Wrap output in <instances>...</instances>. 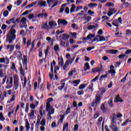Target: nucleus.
Here are the masks:
<instances>
[{"instance_id": "nucleus-1", "label": "nucleus", "mask_w": 131, "mask_h": 131, "mask_svg": "<svg viewBox=\"0 0 131 131\" xmlns=\"http://www.w3.org/2000/svg\"><path fill=\"white\" fill-rule=\"evenodd\" d=\"M75 58L76 57L75 56H74L73 58H69V59L67 60L64 66L62 67V70H63L64 71H67V67L69 66H71V64H73Z\"/></svg>"}, {"instance_id": "nucleus-2", "label": "nucleus", "mask_w": 131, "mask_h": 131, "mask_svg": "<svg viewBox=\"0 0 131 131\" xmlns=\"http://www.w3.org/2000/svg\"><path fill=\"white\" fill-rule=\"evenodd\" d=\"M102 98L101 97V94L97 93L96 96H95V101H93L91 103V106L94 107L95 105H98L102 100Z\"/></svg>"}, {"instance_id": "nucleus-3", "label": "nucleus", "mask_w": 131, "mask_h": 131, "mask_svg": "<svg viewBox=\"0 0 131 131\" xmlns=\"http://www.w3.org/2000/svg\"><path fill=\"white\" fill-rule=\"evenodd\" d=\"M14 77V90H17L18 86H19V79L18 78V77H17V75L16 74L14 75L13 76Z\"/></svg>"}, {"instance_id": "nucleus-4", "label": "nucleus", "mask_w": 131, "mask_h": 131, "mask_svg": "<svg viewBox=\"0 0 131 131\" xmlns=\"http://www.w3.org/2000/svg\"><path fill=\"white\" fill-rule=\"evenodd\" d=\"M102 70V66L100 64L98 67L93 69L91 73L94 74L95 72H101Z\"/></svg>"}, {"instance_id": "nucleus-5", "label": "nucleus", "mask_w": 131, "mask_h": 131, "mask_svg": "<svg viewBox=\"0 0 131 131\" xmlns=\"http://www.w3.org/2000/svg\"><path fill=\"white\" fill-rule=\"evenodd\" d=\"M7 38H8V42L9 44L13 43V40L15 39L16 38V35H14L12 36H10L9 34H8L7 36Z\"/></svg>"}, {"instance_id": "nucleus-6", "label": "nucleus", "mask_w": 131, "mask_h": 131, "mask_svg": "<svg viewBox=\"0 0 131 131\" xmlns=\"http://www.w3.org/2000/svg\"><path fill=\"white\" fill-rule=\"evenodd\" d=\"M54 99L52 98H49L48 99V102L47 103L46 105V111H48L49 110L51 109L52 107H51L50 102H53Z\"/></svg>"}, {"instance_id": "nucleus-7", "label": "nucleus", "mask_w": 131, "mask_h": 131, "mask_svg": "<svg viewBox=\"0 0 131 131\" xmlns=\"http://www.w3.org/2000/svg\"><path fill=\"white\" fill-rule=\"evenodd\" d=\"M14 56H15L14 57V58H16V57H17L18 59L21 60V58H22V53L21 51H18V52H15L14 54Z\"/></svg>"}, {"instance_id": "nucleus-8", "label": "nucleus", "mask_w": 131, "mask_h": 131, "mask_svg": "<svg viewBox=\"0 0 131 131\" xmlns=\"http://www.w3.org/2000/svg\"><path fill=\"white\" fill-rule=\"evenodd\" d=\"M14 45H11L10 44H9V45L6 46V50H9L10 52L12 53L14 51Z\"/></svg>"}, {"instance_id": "nucleus-9", "label": "nucleus", "mask_w": 131, "mask_h": 131, "mask_svg": "<svg viewBox=\"0 0 131 131\" xmlns=\"http://www.w3.org/2000/svg\"><path fill=\"white\" fill-rule=\"evenodd\" d=\"M58 65L60 66L61 68H62L64 64V60L63 57L62 56H60V59L59 57H58Z\"/></svg>"}, {"instance_id": "nucleus-10", "label": "nucleus", "mask_w": 131, "mask_h": 131, "mask_svg": "<svg viewBox=\"0 0 131 131\" xmlns=\"http://www.w3.org/2000/svg\"><path fill=\"white\" fill-rule=\"evenodd\" d=\"M50 110H51V111L50 110V109H49V110L47 111V112H48V117H50V119H51L52 117L51 116V115L53 114L54 113H55V108H52L51 107Z\"/></svg>"}, {"instance_id": "nucleus-11", "label": "nucleus", "mask_w": 131, "mask_h": 131, "mask_svg": "<svg viewBox=\"0 0 131 131\" xmlns=\"http://www.w3.org/2000/svg\"><path fill=\"white\" fill-rule=\"evenodd\" d=\"M60 24L67 25L68 24V21L65 19H59L58 20V25H60Z\"/></svg>"}, {"instance_id": "nucleus-12", "label": "nucleus", "mask_w": 131, "mask_h": 131, "mask_svg": "<svg viewBox=\"0 0 131 131\" xmlns=\"http://www.w3.org/2000/svg\"><path fill=\"white\" fill-rule=\"evenodd\" d=\"M41 29L44 30H49V26L48 25V21L46 22L45 24L41 25Z\"/></svg>"}, {"instance_id": "nucleus-13", "label": "nucleus", "mask_w": 131, "mask_h": 131, "mask_svg": "<svg viewBox=\"0 0 131 131\" xmlns=\"http://www.w3.org/2000/svg\"><path fill=\"white\" fill-rule=\"evenodd\" d=\"M24 59H23V64L26 65V69H27V56L26 55H24L23 56Z\"/></svg>"}, {"instance_id": "nucleus-14", "label": "nucleus", "mask_w": 131, "mask_h": 131, "mask_svg": "<svg viewBox=\"0 0 131 131\" xmlns=\"http://www.w3.org/2000/svg\"><path fill=\"white\" fill-rule=\"evenodd\" d=\"M101 110L102 112L105 113L107 111V109L105 107V104L102 103L101 105Z\"/></svg>"}, {"instance_id": "nucleus-15", "label": "nucleus", "mask_w": 131, "mask_h": 131, "mask_svg": "<svg viewBox=\"0 0 131 131\" xmlns=\"http://www.w3.org/2000/svg\"><path fill=\"white\" fill-rule=\"evenodd\" d=\"M46 1H41L37 4L38 6H40L41 7H46Z\"/></svg>"}, {"instance_id": "nucleus-16", "label": "nucleus", "mask_w": 131, "mask_h": 131, "mask_svg": "<svg viewBox=\"0 0 131 131\" xmlns=\"http://www.w3.org/2000/svg\"><path fill=\"white\" fill-rule=\"evenodd\" d=\"M111 129H113V131H118V127L115 125H112L110 126Z\"/></svg>"}, {"instance_id": "nucleus-17", "label": "nucleus", "mask_w": 131, "mask_h": 131, "mask_svg": "<svg viewBox=\"0 0 131 131\" xmlns=\"http://www.w3.org/2000/svg\"><path fill=\"white\" fill-rule=\"evenodd\" d=\"M85 67H84V71L85 72L88 71V70L90 69V66L89 62H86L84 64Z\"/></svg>"}, {"instance_id": "nucleus-18", "label": "nucleus", "mask_w": 131, "mask_h": 131, "mask_svg": "<svg viewBox=\"0 0 131 131\" xmlns=\"http://www.w3.org/2000/svg\"><path fill=\"white\" fill-rule=\"evenodd\" d=\"M41 119V117L40 115H38L37 116V122L35 124V125L36 126L39 125L40 123V120Z\"/></svg>"}, {"instance_id": "nucleus-19", "label": "nucleus", "mask_w": 131, "mask_h": 131, "mask_svg": "<svg viewBox=\"0 0 131 131\" xmlns=\"http://www.w3.org/2000/svg\"><path fill=\"white\" fill-rule=\"evenodd\" d=\"M98 25L97 24H95V26H92V25H90V26H89L88 27V29L89 30H91L93 29H95L97 27H98Z\"/></svg>"}, {"instance_id": "nucleus-20", "label": "nucleus", "mask_w": 131, "mask_h": 131, "mask_svg": "<svg viewBox=\"0 0 131 131\" xmlns=\"http://www.w3.org/2000/svg\"><path fill=\"white\" fill-rule=\"evenodd\" d=\"M36 4H37V2H32L31 4H29V5H27L26 7L27 8H30L31 7H32L33 6H35V5H36Z\"/></svg>"}, {"instance_id": "nucleus-21", "label": "nucleus", "mask_w": 131, "mask_h": 131, "mask_svg": "<svg viewBox=\"0 0 131 131\" xmlns=\"http://www.w3.org/2000/svg\"><path fill=\"white\" fill-rule=\"evenodd\" d=\"M70 38V36L67 34H62V40H66Z\"/></svg>"}, {"instance_id": "nucleus-22", "label": "nucleus", "mask_w": 131, "mask_h": 131, "mask_svg": "<svg viewBox=\"0 0 131 131\" xmlns=\"http://www.w3.org/2000/svg\"><path fill=\"white\" fill-rule=\"evenodd\" d=\"M15 32H16V30L15 29H12L11 28L10 31H9V34L11 35H12V36H14V35H15Z\"/></svg>"}, {"instance_id": "nucleus-23", "label": "nucleus", "mask_w": 131, "mask_h": 131, "mask_svg": "<svg viewBox=\"0 0 131 131\" xmlns=\"http://www.w3.org/2000/svg\"><path fill=\"white\" fill-rule=\"evenodd\" d=\"M80 83V79H77V80H75L73 81V83L75 84L76 85H74V86L76 87Z\"/></svg>"}, {"instance_id": "nucleus-24", "label": "nucleus", "mask_w": 131, "mask_h": 131, "mask_svg": "<svg viewBox=\"0 0 131 131\" xmlns=\"http://www.w3.org/2000/svg\"><path fill=\"white\" fill-rule=\"evenodd\" d=\"M83 18L84 21H86L87 22H90L92 20V17L91 16H83Z\"/></svg>"}, {"instance_id": "nucleus-25", "label": "nucleus", "mask_w": 131, "mask_h": 131, "mask_svg": "<svg viewBox=\"0 0 131 131\" xmlns=\"http://www.w3.org/2000/svg\"><path fill=\"white\" fill-rule=\"evenodd\" d=\"M108 53L110 54H116L117 53H118V50H107Z\"/></svg>"}, {"instance_id": "nucleus-26", "label": "nucleus", "mask_w": 131, "mask_h": 131, "mask_svg": "<svg viewBox=\"0 0 131 131\" xmlns=\"http://www.w3.org/2000/svg\"><path fill=\"white\" fill-rule=\"evenodd\" d=\"M95 36V34L90 33L87 36V38H88V40H91L92 38L94 37Z\"/></svg>"}, {"instance_id": "nucleus-27", "label": "nucleus", "mask_w": 131, "mask_h": 131, "mask_svg": "<svg viewBox=\"0 0 131 131\" xmlns=\"http://www.w3.org/2000/svg\"><path fill=\"white\" fill-rule=\"evenodd\" d=\"M108 77V73H106L105 75H102L100 78H99V81H101L102 79L103 78H106Z\"/></svg>"}, {"instance_id": "nucleus-28", "label": "nucleus", "mask_w": 131, "mask_h": 131, "mask_svg": "<svg viewBox=\"0 0 131 131\" xmlns=\"http://www.w3.org/2000/svg\"><path fill=\"white\" fill-rule=\"evenodd\" d=\"M76 6L75 5V4H73L72 5V7L70 9V13H73L75 11V9H76Z\"/></svg>"}, {"instance_id": "nucleus-29", "label": "nucleus", "mask_w": 131, "mask_h": 131, "mask_svg": "<svg viewBox=\"0 0 131 131\" xmlns=\"http://www.w3.org/2000/svg\"><path fill=\"white\" fill-rule=\"evenodd\" d=\"M100 76V73L96 76V77H94L93 79L91 80V82H96V81L98 80V78Z\"/></svg>"}, {"instance_id": "nucleus-30", "label": "nucleus", "mask_w": 131, "mask_h": 131, "mask_svg": "<svg viewBox=\"0 0 131 131\" xmlns=\"http://www.w3.org/2000/svg\"><path fill=\"white\" fill-rule=\"evenodd\" d=\"M69 34L72 35L73 37L75 39H76V35H77L76 32H70Z\"/></svg>"}, {"instance_id": "nucleus-31", "label": "nucleus", "mask_w": 131, "mask_h": 131, "mask_svg": "<svg viewBox=\"0 0 131 131\" xmlns=\"http://www.w3.org/2000/svg\"><path fill=\"white\" fill-rule=\"evenodd\" d=\"M125 35L130 36L131 35V30L130 29H126Z\"/></svg>"}, {"instance_id": "nucleus-32", "label": "nucleus", "mask_w": 131, "mask_h": 131, "mask_svg": "<svg viewBox=\"0 0 131 131\" xmlns=\"http://www.w3.org/2000/svg\"><path fill=\"white\" fill-rule=\"evenodd\" d=\"M95 6H97V4H96V3H90V4H88V7L90 8H92V7H95Z\"/></svg>"}, {"instance_id": "nucleus-33", "label": "nucleus", "mask_w": 131, "mask_h": 131, "mask_svg": "<svg viewBox=\"0 0 131 131\" xmlns=\"http://www.w3.org/2000/svg\"><path fill=\"white\" fill-rule=\"evenodd\" d=\"M59 116H60V119H59V121H60V122L61 123V124H62V123H63V119H64V115H62V114H60V115H59Z\"/></svg>"}, {"instance_id": "nucleus-34", "label": "nucleus", "mask_w": 131, "mask_h": 131, "mask_svg": "<svg viewBox=\"0 0 131 131\" xmlns=\"http://www.w3.org/2000/svg\"><path fill=\"white\" fill-rule=\"evenodd\" d=\"M26 130H28L30 129V124L28 121V120H26Z\"/></svg>"}, {"instance_id": "nucleus-35", "label": "nucleus", "mask_w": 131, "mask_h": 131, "mask_svg": "<svg viewBox=\"0 0 131 131\" xmlns=\"http://www.w3.org/2000/svg\"><path fill=\"white\" fill-rule=\"evenodd\" d=\"M111 118H112V122L111 123V124H112V125H113L115 124V120H117V118L114 117H112V116H111Z\"/></svg>"}, {"instance_id": "nucleus-36", "label": "nucleus", "mask_w": 131, "mask_h": 131, "mask_svg": "<svg viewBox=\"0 0 131 131\" xmlns=\"http://www.w3.org/2000/svg\"><path fill=\"white\" fill-rule=\"evenodd\" d=\"M93 83H91V85H89L87 89L89 90H90L91 92H93Z\"/></svg>"}, {"instance_id": "nucleus-37", "label": "nucleus", "mask_w": 131, "mask_h": 131, "mask_svg": "<svg viewBox=\"0 0 131 131\" xmlns=\"http://www.w3.org/2000/svg\"><path fill=\"white\" fill-rule=\"evenodd\" d=\"M54 50L55 52H58L60 51L59 45H55L54 47Z\"/></svg>"}, {"instance_id": "nucleus-38", "label": "nucleus", "mask_w": 131, "mask_h": 131, "mask_svg": "<svg viewBox=\"0 0 131 131\" xmlns=\"http://www.w3.org/2000/svg\"><path fill=\"white\" fill-rule=\"evenodd\" d=\"M27 20V18H26V17H23L21 19L20 22H22L23 24L26 25V23H27V22H26Z\"/></svg>"}, {"instance_id": "nucleus-39", "label": "nucleus", "mask_w": 131, "mask_h": 131, "mask_svg": "<svg viewBox=\"0 0 131 131\" xmlns=\"http://www.w3.org/2000/svg\"><path fill=\"white\" fill-rule=\"evenodd\" d=\"M109 104L108 106L110 107H112L113 105V98H110V100L108 101L107 102Z\"/></svg>"}, {"instance_id": "nucleus-40", "label": "nucleus", "mask_w": 131, "mask_h": 131, "mask_svg": "<svg viewBox=\"0 0 131 131\" xmlns=\"http://www.w3.org/2000/svg\"><path fill=\"white\" fill-rule=\"evenodd\" d=\"M46 119H45V118H43V119L41 120L40 124L41 126H45V125H46Z\"/></svg>"}, {"instance_id": "nucleus-41", "label": "nucleus", "mask_w": 131, "mask_h": 131, "mask_svg": "<svg viewBox=\"0 0 131 131\" xmlns=\"http://www.w3.org/2000/svg\"><path fill=\"white\" fill-rule=\"evenodd\" d=\"M29 104L26 103V107H25V112L27 114L28 113V112H29Z\"/></svg>"}, {"instance_id": "nucleus-42", "label": "nucleus", "mask_w": 131, "mask_h": 131, "mask_svg": "<svg viewBox=\"0 0 131 131\" xmlns=\"http://www.w3.org/2000/svg\"><path fill=\"white\" fill-rule=\"evenodd\" d=\"M61 85L60 86V88L58 87V89L60 91H62V89L64 88V86L66 85V83L65 82H62V83H61Z\"/></svg>"}, {"instance_id": "nucleus-43", "label": "nucleus", "mask_w": 131, "mask_h": 131, "mask_svg": "<svg viewBox=\"0 0 131 131\" xmlns=\"http://www.w3.org/2000/svg\"><path fill=\"white\" fill-rule=\"evenodd\" d=\"M108 73L109 74H112V76H113V74H114V75H115V74L116 73L115 70H114V69H112V70H109V71H108Z\"/></svg>"}, {"instance_id": "nucleus-44", "label": "nucleus", "mask_w": 131, "mask_h": 131, "mask_svg": "<svg viewBox=\"0 0 131 131\" xmlns=\"http://www.w3.org/2000/svg\"><path fill=\"white\" fill-rule=\"evenodd\" d=\"M129 122V119L128 118L126 120H125V122L121 124V126H124L125 125H126L128 122Z\"/></svg>"}, {"instance_id": "nucleus-45", "label": "nucleus", "mask_w": 131, "mask_h": 131, "mask_svg": "<svg viewBox=\"0 0 131 131\" xmlns=\"http://www.w3.org/2000/svg\"><path fill=\"white\" fill-rule=\"evenodd\" d=\"M98 37H99V41H105L106 38L102 36L97 35Z\"/></svg>"}, {"instance_id": "nucleus-46", "label": "nucleus", "mask_w": 131, "mask_h": 131, "mask_svg": "<svg viewBox=\"0 0 131 131\" xmlns=\"http://www.w3.org/2000/svg\"><path fill=\"white\" fill-rule=\"evenodd\" d=\"M55 0H48L47 3L49 5V7H50L52 5V3H53Z\"/></svg>"}, {"instance_id": "nucleus-47", "label": "nucleus", "mask_w": 131, "mask_h": 131, "mask_svg": "<svg viewBox=\"0 0 131 131\" xmlns=\"http://www.w3.org/2000/svg\"><path fill=\"white\" fill-rule=\"evenodd\" d=\"M5 119H6V118H5V117L3 116V113L1 112L0 113V120L2 121H5Z\"/></svg>"}, {"instance_id": "nucleus-48", "label": "nucleus", "mask_w": 131, "mask_h": 131, "mask_svg": "<svg viewBox=\"0 0 131 131\" xmlns=\"http://www.w3.org/2000/svg\"><path fill=\"white\" fill-rule=\"evenodd\" d=\"M15 19H16V17H13L11 18V19H10L9 20H10V21L11 22V23H12V24H15V23H16Z\"/></svg>"}, {"instance_id": "nucleus-49", "label": "nucleus", "mask_w": 131, "mask_h": 131, "mask_svg": "<svg viewBox=\"0 0 131 131\" xmlns=\"http://www.w3.org/2000/svg\"><path fill=\"white\" fill-rule=\"evenodd\" d=\"M106 6L107 7H114V4L113 3L109 2L106 3Z\"/></svg>"}, {"instance_id": "nucleus-50", "label": "nucleus", "mask_w": 131, "mask_h": 131, "mask_svg": "<svg viewBox=\"0 0 131 131\" xmlns=\"http://www.w3.org/2000/svg\"><path fill=\"white\" fill-rule=\"evenodd\" d=\"M3 15L4 17H7L9 15V12L7 11H5L3 12Z\"/></svg>"}, {"instance_id": "nucleus-51", "label": "nucleus", "mask_w": 131, "mask_h": 131, "mask_svg": "<svg viewBox=\"0 0 131 131\" xmlns=\"http://www.w3.org/2000/svg\"><path fill=\"white\" fill-rule=\"evenodd\" d=\"M94 48H95L94 46L89 47L87 48L86 50H87V51L90 52V51H92V50H93Z\"/></svg>"}, {"instance_id": "nucleus-52", "label": "nucleus", "mask_w": 131, "mask_h": 131, "mask_svg": "<svg viewBox=\"0 0 131 131\" xmlns=\"http://www.w3.org/2000/svg\"><path fill=\"white\" fill-rule=\"evenodd\" d=\"M77 94L78 95H83L84 94V91H79L77 92Z\"/></svg>"}, {"instance_id": "nucleus-53", "label": "nucleus", "mask_w": 131, "mask_h": 131, "mask_svg": "<svg viewBox=\"0 0 131 131\" xmlns=\"http://www.w3.org/2000/svg\"><path fill=\"white\" fill-rule=\"evenodd\" d=\"M83 8L82 6H78L76 7V9H75V11H78L81 9H82Z\"/></svg>"}, {"instance_id": "nucleus-54", "label": "nucleus", "mask_w": 131, "mask_h": 131, "mask_svg": "<svg viewBox=\"0 0 131 131\" xmlns=\"http://www.w3.org/2000/svg\"><path fill=\"white\" fill-rule=\"evenodd\" d=\"M78 130V124H76V125H74V131H77Z\"/></svg>"}, {"instance_id": "nucleus-55", "label": "nucleus", "mask_w": 131, "mask_h": 131, "mask_svg": "<svg viewBox=\"0 0 131 131\" xmlns=\"http://www.w3.org/2000/svg\"><path fill=\"white\" fill-rule=\"evenodd\" d=\"M76 71L75 70H73L72 71H70L69 73H68V75L69 76H72L73 75V73H75Z\"/></svg>"}, {"instance_id": "nucleus-56", "label": "nucleus", "mask_w": 131, "mask_h": 131, "mask_svg": "<svg viewBox=\"0 0 131 131\" xmlns=\"http://www.w3.org/2000/svg\"><path fill=\"white\" fill-rule=\"evenodd\" d=\"M34 14L32 13V14H29V16L28 17V18H29V19L31 20L34 18Z\"/></svg>"}, {"instance_id": "nucleus-57", "label": "nucleus", "mask_w": 131, "mask_h": 131, "mask_svg": "<svg viewBox=\"0 0 131 131\" xmlns=\"http://www.w3.org/2000/svg\"><path fill=\"white\" fill-rule=\"evenodd\" d=\"M4 74H3V69H1L0 70V77L1 78H3L4 77Z\"/></svg>"}, {"instance_id": "nucleus-58", "label": "nucleus", "mask_w": 131, "mask_h": 131, "mask_svg": "<svg viewBox=\"0 0 131 131\" xmlns=\"http://www.w3.org/2000/svg\"><path fill=\"white\" fill-rule=\"evenodd\" d=\"M68 126H69V123L67 122L66 124H65V125H63V126L62 127V128H64V129H68Z\"/></svg>"}, {"instance_id": "nucleus-59", "label": "nucleus", "mask_w": 131, "mask_h": 131, "mask_svg": "<svg viewBox=\"0 0 131 131\" xmlns=\"http://www.w3.org/2000/svg\"><path fill=\"white\" fill-rule=\"evenodd\" d=\"M85 87V85L83 84H82L79 86V90H82Z\"/></svg>"}, {"instance_id": "nucleus-60", "label": "nucleus", "mask_w": 131, "mask_h": 131, "mask_svg": "<svg viewBox=\"0 0 131 131\" xmlns=\"http://www.w3.org/2000/svg\"><path fill=\"white\" fill-rule=\"evenodd\" d=\"M49 24L50 27L52 28V27L54 26V21L51 20L49 22Z\"/></svg>"}, {"instance_id": "nucleus-61", "label": "nucleus", "mask_w": 131, "mask_h": 131, "mask_svg": "<svg viewBox=\"0 0 131 131\" xmlns=\"http://www.w3.org/2000/svg\"><path fill=\"white\" fill-rule=\"evenodd\" d=\"M70 114V107H68L66 111V115Z\"/></svg>"}, {"instance_id": "nucleus-62", "label": "nucleus", "mask_w": 131, "mask_h": 131, "mask_svg": "<svg viewBox=\"0 0 131 131\" xmlns=\"http://www.w3.org/2000/svg\"><path fill=\"white\" fill-rule=\"evenodd\" d=\"M7 26L5 24H3L2 26L1 29L2 30H6L7 29Z\"/></svg>"}, {"instance_id": "nucleus-63", "label": "nucleus", "mask_w": 131, "mask_h": 131, "mask_svg": "<svg viewBox=\"0 0 131 131\" xmlns=\"http://www.w3.org/2000/svg\"><path fill=\"white\" fill-rule=\"evenodd\" d=\"M122 5H123V6H124L126 7H127L129 6V3L128 2H124Z\"/></svg>"}, {"instance_id": "nucleus-64", "label": "nucleus", "mask_w": 131, "mask_h": 131, "mask_svg": "<svg viewBox=\"0 0 131 131\" xmlns=\"http://www.w3.org/2000/svg\"><path fill=\"white\" fill-rule=\"evenodd\" d=\"M65 12L67 14H69V12H70V10L69 8L68 7H67L65 10Z\"/></svg>"}]
</instances>
